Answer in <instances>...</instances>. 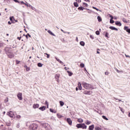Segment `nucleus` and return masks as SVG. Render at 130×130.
I'll return each mask as SVG.
<instances>
[{
    "label": "nucleus",
    "mask_w": 130,
    "mask_h": 130,
    "mask_svg": "<svg viewBox=\"0 0 130 130\" xmlns=\"http://www.w3.org/2000/svg\"><path fill=\"white\" fill-rule=\"evenodd\" d=\"M13 19H14V16L10 17V20L11 21L12 23H14V22H13Z\"/></svg>",
    "instance_id": "obj_41"
},
{
    "label": "nucleus",
    "mask_w": 130,
    "mask_h": 130,
    "mask_svg": "<svg viewBox=\"0 0 130 130\" xmlns=\"http://www.w3.org/2000/svg\"><path fill=\"white\" fill-rule=\"evenodd\" d=\"M119 108L120 110V111H121V112H122L123 113H124V111H123V109H122V108L119 107Z\"/></svg>",
    "instance_id": "obj_44"
},
{
    "label": "nucleus",
    "mask_w": 130,
    "mask_h": 130,
    "mask_svg": "<svg viewBox=\"0 0 130 130\" xmlns=\"http://www.w3.org/2000/svg\"><path fill=\"white\" fill-rule=\"evenodd\" d=\"M8 25H12V22L11 21H8Z\"/></svg>",
    "instance_id": "obj_56"
},
{
    "label": "nucleus",
    "mask_w": 130,
    "mask_h": 130,
    "mask_svg": "<svg viewBox=\"0 0 130 130\" xmlns=\"http://www.w3.org/2000/svg\"><path fill=\"white\" fill-rule=\"evenodd\" d=\"M8 115L10 116V117H14V112H13L12 111L8 112Z\"/></svg>",
    "instance_id": "obj_11"
},
{
    "label": "nucleus",
    "mask_w": 130,
    "mask_h": 130,
    "mask_svg": "<svg viewBox=\"0 0 130 130\" xmlns=\"http://www.w3.org/2000/svg\"><path fill=\"white\" fill-rule=\"evenodd\" d=\"M109 74V72H106L105 73V74L107 76H108Z\"/></svg>",
    "instance_id": "obj_57"
},
{
    "label": "nucleus",
    "mask_w": 130,
    "mask_h": 130,
    "mask_svg": "<svg viewBox=\"0 0 130 130\" xmlns=\"http://www.w3.org/2000/svg\"><path fill=\"white\" fill-rule=\"evenodd\" d=\"M66 121L69 125H72V124H73V121H72V119L70 118H67Z\"/></svg>",
    "instance_id": "obj_8"
},
{
    "label": "nucleus",
    "mask_w": 130,
    "mask_h": 130,
    "mask_svg": "<svg viewBox=\"0 0 130 130\" xmlns=\"http://www.w3.org/2000/svg\"><path fill=\"white\" fill-rule=\"evenodd\" d=\"M78 89L80 87H82V84L81 83V82H78Z\"/></svg>",
    "instance_id": "obj_38"
},
{
    "label": "nucleus",
    "mask_w": 130,
    "mask_h": 130,
    "mask_svg": "<svg viewBox=\"0 0 130 130\" xmlns=\"http://www.w3.org/2000/svg\"><path fill=\"white\" fill-rule=\"evenodd\" d=\"M21 37H17V39L18 40H21Z\"/></svg>",
    "instance_id": "obj_62"
},
{
    "label": "nucleus",
    "mask_w": 130,
    "mask_h": 130,
    "mask_svg": "<svg viewBox=\"0 0 130 130\" xmlns=\"http://www.w3.org/2000/svg\"><path fill=\"white\" fill-rule=\"evenodd\" d=\"M82 85L83 86L84 88L86 89V90H94V89L93 85L86 82H83Z\"/></svg>",
    "instance_id": "obj_1"
},
{
    "label": "nucleus",
    "mask_w": 130,
    "mask_h": 130,
    "mask_svg": "<svg viewBox=\"0 0 130 130\" xmlns=\"http://www.w3.org/2000/svg\"><path fill=\"white\" fill-rule=\"evenodd\" d=\"M17 98L19 99V100H20V101L23 100V94L21 92H19L17 94Z\"/></svg>",
    "instance_id": "obj_6"
},
{
    "label": "nucleus",
    "mask_w": 130,
    "mask_h": 130,
    "mask_svg": "<svg viewBox=\"0 0 130 130\" xmlns=\"http://www.w3.org/2000/svg\"><path fill=\"white\" fill-rule=\"evenodd\" d=\"M85 124H87V125H89V124H91V121L89 120H86L85 122Z\"/></svg>",
    "instance_id": "obj_29"
},
{
    "label": "nucleus",
    "mask_w": 130,
    "mask_h": 130,
    "mask_svg": "<svg viewBox=\"0 0 130 130\" xmlns=\"http://www.w3.org/2000/svg\"><path fill=\"white\" fill-rule=\"evenodd\" d=\"M77 121L80 123H82V122H84V120H83L82 118H78Z\"/></svg>",
    "instance_id": "obj_20"
},
{
    "label": "nucleus",
    "mask_w": 130,
    "mask_h": 130,
    "mask_svg": "<svg viewBox=\"0 0 130 130\" xmlns=\"http://www.w3.org/2000/svg\"><path fill=\"white\" fill-rule=\"evenodd\" d=\"M50 111L52 112V113H56V111H54L52 109H50Z\"/></svg>",
    "instance_id": "obj_30"
},
{
    "label": "nucleus",
    "mask_w": 130,
    "mask_h": 130,
    "mask_svg": "<svg viewBox=\"0 0 130 130\" xmlns=\"http://www.w3.org/2000/svg\"><path fill=\"white\" fill-rule=\"evenodd\" d=\"M67 73L69 77H72L73 76V73L70 71H67Z\"/></svg>",
    "instance_id": "obj_22"
},
{
    "label": "nucleus",
    "mask_w": 130,
    "mask_h": 130,
    "mask_svg": "<svg viewBox=\"0 0 130 130\" xmlns=\"http://www.w3.org/2000/svg\"><path fill=\"white\" fill-rule=\"evenodd\" d=\"M20 4L21 5H27V4L24 3V2L23 1L20 2Z\"/></svg>",
    "instance_id": "obj_48"
},
{
    "label": "nucleus",
    "mask_w": 130,
    "mask_h": 130,
    "mask_svg": "<svg viewBox=\"0 0 130 130\" xmlns=\"http://www.w3.org/2000/svg\"><path fill=\"white\" fill-rule=\"evenodd\" d=\"M57 116L58 118H61L62 117V116H61V115L59 114H57Z\"/></svg>",
    "instance_id": "obj_36"
},
{
    "label": "nucleus",
    "mask_w": 130,
    "mask_h": 130,
    "mask_svg": "<svg viewBox=\"0 0 130 130\" xmlns=\"http://www.w3.org/2000/svg\"><path fill=\"white\" fill-rule=\"evenodd\" d=\"M93 9H94V10H96V11H100V12H101V11H100V10H99L98 8H96V7H92Z\"/></svg>",
    "instance_id": "obj_45"
},
{
    "label": "nucleus",
    "mask_w": 130,
    "mask_h": 130,
    "mask_svg": "<svg viewBox=\"0 0 130 130\" xmlns=\"http://www.w3.org/2000/svg\"><path fill=\"white\" fill-rule=\"evenodd\" d=\"M102 117L104 119H105V120H108V119L107 118V117H106L105 116L103 115L102 116Z\"/></svg>",
    "instance_id": "obj_40"
},
{
    "label": "nucleus",
    "mask_w": 130,
    "mask_h": 130,
    "mask_svg": "<svg viewBox=\"0 0 130 130\" xmlns=\"http://www.w3.org/2000/svg\"><path fill=\"white\" fill-rule=\"evenodd\" d=\"M17 118H21V116L20 115H17L16 116Z\"/></svg>",
    "instance_id": "obj_60"
},
{
    "label": "nucleus",
    "mask_w": 130,
    "mask_h": 130,
    "mask_svg": "<svg viewBox=\"0 0 130 130\" xmlns=\"http://www.w3.org/2000/svg\"><path fill=\"white\" fill-rule=\"evenodd\" d=\"M116 71L117 72V73H120V71L119 70H118V69H116Z\"/></svg>",
    "instance_id": "obj_59"
},
{
    "label": "nucleus",
    "mask_w": 130,
    "mask_h": 130,
    "mask_svg": "<svg viewBox=\"0 0 130 130\" xmlns=\"http://www.w3.org/2000/svg\"><path fill=\"white\" fill-rule=\"evenodd\" d=\"M55 59H56L57 61L59 62L61 64H63V62H62L61 60H59V59L57 58V57H55Z\"/></svg>",
    "instance_id": "obj_18"
},
{
    "label": "nucleus",
    "mask_w": 130,
    "mask_h": 130,
    "mask_svg": "<svg viewBox=\"0 0 130 130\" xmlns=\"http://www.w3.org/2000/svg\"><path fill=\"white\" fill-rule=\"evenodd\" d=\"M45 105H47V108H48V105H49V104H48V102H47V101H45Z\"/></svg>",
    "instance_id": "obj_46"
},
{
    "label": "nucleus",
    "mask_w": 130,
    "mask_h": 130,
    "mask_svg": "<svg viewBox=\"0 0 130 130\" xmlns=\"http://www.w3.org/2000/svg\"><path fill=\"white\" fill-rule=\"evenodd\" d=\"M7 126H11V123L10 122L7 123Z\"/></svg>",
    "instance_id": "obj_51"
},
{
    "label": "nucleus",
    "mask_w": 130,
    "mask_h": 130,
    "mask_svg": "<svg viewBox=\"0 0 130 130\" xmlns=\"http://www.w3.org/2000/svg\"><path fill=\"white\" fill-rule=\"evenodd\" d=\"M108 35H109V34H108V32H106L105 36V37H107V38H109V37H108Z\"/></svg>",
    "instance_id": "obj_39"
},
{
    "label": "nucleus",
    "mask_w": 130,
    "mask_h": 130,
    "mask_svg": "<svg viewBox=\"0 0 130 130\" xmlns=\"http://www.w3.org/2000/svg\"><path fill=\"white\" fill-rule=\"evenodd\" d=\"M109 29L114 31H118V29L114 26H110Z\"/></svg>",
    "instance_id": "obj_13"
},
{
    "label": "nucleus",
    "mask_w": 130,
    "mask_h": 130,
    "mask_svg": "<svg viewBox=\"0 0 130 130\" xmlns=\"http://www.w3.org/2000/svg\"><path fill=\"white\" fill-rule=\"evenodd\" d=\"M23 36H25L26 39H28V37L31 38V35L30 34H27V35H26L25 34H24Z\"/></svg>",
    "instance_id": "obj_23"
},
{
    "label": "nucleus",
    "mask_w": 130,
    "mask_h": 130,
    "mask_svg": "<svg viewBox=\"0 0 130 130\" xmlns=\"http://www.w3.org/2000/svg\"><path fill=\"white\" fill-rule=\"evenodd\" d=\"M47 32L48 33H49V34H50V35H52V36H55V35H54V34H53V32H52L51 30H48Z\"/></svg>",
    "instance_id": "obj_19"
},
{
    "label": "nucleus",
    "mask_w": 130,
    "mask_h": 130,
    "mask_svg": "<svg viewBox=\"0 0 130 130\" xmlns=\"http://www.w3.org/2000/svg\"><path fill=\"white\" fill-rule=\"evenodd\" d=\"M97 50L98 51H96V53H98V54H100V52H99V50L100 51V49H98Z\"/></svg>",
    "instance_id": "obj_50"
},
{
    "label": "nucleus",
    "mask_w": 130,
    "mask_h": 130,
    "mask_svg": "<svg viewBox=\"0 0 130 130\" xmlns=\"http://www.w3.org/2000/svg\"><path fill=\"white\" fill-rule=\"evenodd\" d=\"M43 66V64L40 62L38 63V67H39V68H42Z\"/></svg>",
    "instance_id": "obj_28"
},
{
    "label": "nucleus",
    "mask_w": 130,
    "mask_h": 130,
    "mask_svg": "<svg viewBox=\"0 0 130 130\" xmlns=\"http://www.w3.org/2000/svg\"><path fill=\"white\" fill-rule=\"evenodd\" d=\"M77 128H82V129H86L87 128V125L85 123H79L76 125Z\"/></svg>",
    "instance_id": "obj_2"
},
{
    "label": "nucleus",
    "mask_w": 130,
    "mask_h": 130,
    "mask_svg": "<svg viewBox=\"0 0 130 130\" xmlns=\"http://www.w3.org/2000/svg\"><path fill=\"white\" fill-rule=\"evenodd\" d=\"M61 31L64 33V34H67V31H65L64 30H63L62 29H61Z\"/></svg>",
    "instance_id": "obj_49"
},
{
    "label": "nucleus",
    "mask_w": 130,
    "mask_h": 130,
    "mask_svg": "<svg viewBox=\"0 0 130 130\" xmlns=\"http://www.w3.org/2000/svg\"><path fill=\"white\" fill-rule=\"evenodd\" d=\"M80 67L81 68H84L85 67V64H84L83 63H81L80 64Z\"/></svg>",
    "instance_id": "obj_34"
},
{
    "label": "nucleus",
    "mask_w": 130,
    "mask_h": 130,
    "mask_svg": "<svg viewBox=\"0 0 130 130\" xmlns=\"http://www.w3.org/2000/svg\"><path fill=\"white\" fill-rule=\"evenodd\" d=\"M95 34H96V35H100V31H99V30H96L95 31Z\"/></svg>",
    "instance_id": "obj_42"
},
{
    "label": "nucleus",
    "mask_w": 130,
    "mask_h": 130,
    "mask_svg": "<svg viewBox=\"0 0 130 130\" xmlns=\"http://www.w3.org/2000/svg\"><path fill=\"white\" fill-rule=\"evenodd\" d=\"M101 128H100V127H95V130H101Z\"/></svg>",
    "instance_id": "obj_47"
},
{
    "label": "nucleus",
    "mask_w": 130,
    "mask_h": 130,
    "mask_svg": "<svg viewBox=\"0 0 130 130\" xmlns=\"http://www.w3.org/2000/svg\"><path fill=\"white\" fill-rule=\"evenodd\" d=\"M76 40L77 42H78V37H77L76 38Z\"/></svg>",
    "instance_id": "obj_64"
},
{
    "label": "nucleus",
    "mask_w": 130,
    "mask_h": 130,
    "mask_svg": "<svg viewBox=\"0 0 130 130\" xmlns=\"http://www.w3.org/2000/svg\"><path fill=\"white\" fill-rule=\"evenodd\" d=\"M84 9H85V8H84L83 6H81L78 7V10L79 11H84Z\"/></svg>",
    "instance_id": "obj_24"
},
{
    "label": "nucleus",
    "mask_w": 130,
    "mask_h": 130,
    "mask_svg": "<svg viewBox=\"0 0 130 130\" xmlns=\"http://www.w3.org/2000/svg\"><path fill=\"white\" fill-rule=\"evenodd\" d=\"M94 127H95V126L94 125V124H92L91 125H89V126L88 127V129L89 130H93Z\"/></svg>",
    "instance_id": "obj_16"
},
{
    "label": "nucleus",
    "mask_w": 130,
    "mask_h": 130,
    "mask_svg": "<svg viewBox=\"0 0 130 130\" xmlns=\"http://www.w3.org/2000/svg\"><path fill=\"white\" fill-rule=\"evenodd\" d=\"M83 6H84V7H86V8H88V7H89V5H88V4L86 3H83Z\"/></svg>",
    "instance_id": "obj_31"
},
{
    "label": "nucleus",
    "mask_w": 130,
    "mask_h": 130,
    "mask_svg": "<svg viewBox=\"0 0 130 130\" xmlns=\"http://www.w3.org/2000/svg\"><path fill=\"white\" fill-rule=\"evenodd\" d=\"M25 6H26L27 7H29V8H30V9H31V10H33V11H35V12H37V10L35 9V7H33V6L28 4L27 3H26V4H25Z\"/></svg>",
    "instance_id": "obj_7"
},
{
    "label": "nucleus",
    "mask_w": 130,
    "mask_h": 130,
    "mask_svg": "<svg viewBox=\"0 0 130 130\" xmlns=\"http://www.w3.org/2000/svg\"><path fill=\"white\" fill-rule=\"evenodd\" d=\"M14 2H15V3H20V2H19V1L18 0H14Z\"/></svg>",
    "instance_id": "obj_61"
},
{
    "label": "nucleus",
    "mask_w": 130,
    "mask_h": 130,
    "mask_svg": "<svg viewBox=\"0 0 130 130\" xmlns=\"http://www.w3.org/2000/svg\"><path fill=\"white\" fill-rule=\"evenodd\" d=\"M8 57H9V58H13V57H14V53H13V52H10L9 53H8L7 54Z\"/></svg>",
    "instance_id": "obj_9"
},
{
    "label": "nucleus",
    "mask_w": 130,
    "mask_h": 130,
    "mask_svg": "<svg viewBox=\"0 0 130 130\" xmlns=\"http://www.w3.org/2000/svg\"><path fill=\"white\" fill-rule=\"evenodd\" d=\"M125 55L126 57H129L130 58L129 55H126V54H125Z\"/></svg>",
    "instance_id": "obj_63"
},
{
    "label": "nucleus",
    "mask_w": 130,
    "mask_h": 130,
    "mask_svg": "<svg viewBox=\"0 0 130 130\" xmlns=\"http://www.w3.org/2000/svg\"><path fill=\"white\" fill-rule=\"evenodd\" d=\"M90 38H91V39H94V37H93V36H92V35H90Z\"/></svg>",
    "instance_id": "obj_55"
},
{
    "label": "nucleus",
    "mask_w": 130,
    "mask_h": 130,
    "mask_svg": "<svg viewBox=\"0 0 130 130\" xmlns=\"http://www.w3.org/2000/svg\"><path fill=\"white\" fill-rule=\"evenodd\" d=\"M59 77H60V75L59 74H56L55 76V79H56L58 83L59 82Z\"/></svg>",
    "instance_id": "obj_10"
},
{
    "label": "nucleus",
    "mask_w": 130,
    "mask_h": 130,
    "mask_svg": "<svg viewBox=\"0 0 130 130\" xmlns=\"http://www.w3.org/2000/svg\"><path fill=\"white\" fill-rule=\"evenodd\" d=\"M115 25H116V26H119V27H120V26H121L122 24L121 22H120V21H115Z\"/></svg>",
    "instance_id": "obj_17"
},
{
    "label": "nucleus",
    "mask_w": 130,
    "mask_h": 130,
    "mask_svg": "<svg viewBox=\"0 0 130 130\" xmlns=\"http://www.w3.org/2000/svg\"><path fill=\"white\" fill-rule=\"evenodd\" d=\"M73 5H74V7H75L76 8H78V7H79V4H78L77 2H74L73 3Z\"/></svg>",
    "instance_id": "obj_25"
},
{
    "label": "nucleus",
    "mask_w": 130,
    "mask_h": 130,
    "mask_svg": "<svg viewBox=\"0 0 130 130\" xmlns=\"http://www.w3.org/2000/svg\"><path fill=\"white\" fill-rule=\"evenodd\" d=\"M82 86H80L78 89H79V90H80V91H82L83 89H82Z\"/></svg>",
    "instance_id": "obj_54"
},
{
    "label": "nucleus",
    "mask_w": 130,
    "mask_h": 130,
    "mask_svg": "<svg viewBox=\"0 0 130 130\" xmlns=\"http://www.w3.org/2000/svg\"><path fill=\"white\" fill-rule=\"evenodd\" d=\"M59 104H60V106L61 107H62V106H63V105H64V103H63V102L60 101H59Z\"/></svg>",
    "instance_id": "obj_27"
},
{
    "label": "nucleus",
    "mask_w": 130,
    "mask_h": 130,
    "mask_svg": "<svg viewBox=\"0 0 130 130\" xmlns=\"http://www.w3.org/2000/svg\"><path fill=\"white\" fill-rule=\"evenodd\" d=\"M109 17H110V18H111V19H114L113 16H112V15H111L110 14H109Z\"/></svg>",
    "instance_id": "obj_53"
},
{
    "label": "nucleus",
    "mask_w": 130,
    "mask_h": 130,
    "mask_svg": "<svg viewBox=\"0 0 130 130\" xmlns=\"http://www.w3.org/2000/svg\"><path fill=\"white\" fill-rule=\"evenodd\" d=\"M122 21L124 23H127V21H126V19H125V18H122Z\"/></svg>",
    "instance_id": "obj_35"
},
{
    "label": "nucleus",
    "mask_w": 130,
    "mask_h": 130,
    "mask_svg": "<svg viewBox=\"0 0 130 130\" xmlns=\"http://www.w3.org/2000/svg\"><path fill=\"white\" fill-rule=\"evenodd\" d=\"M45 54L47 55V58H49V57L50 56V55L49 54H47V53H45Z\"/></svg>",
    "instance_id": "obj_43"
},
{
    "label": "nucleus",
    "mask_w": 130,
    "mask_h": 130,
    "mask_svg": "<svg viewBox=\"0 0 130 130\" xmlns=\"http://www.w3.org/2000/svg\"><path fill=\"white\" fill-rule=\"evenodd\" d=\"M76 2H78L79 4L82 2L81 0H76Z\"/></svg>",
    "instance_id": "obj_58"
},
{
    "label": "nucleus",
    "mask_w": 130,
    "mask_h": 130,
    "mask_svg": "<svg viewBox=\"0 0 130 130\" xmlns=\"http://www.w3.org/2000/svg\"><path fill=\"white\" fill-rule=\"evenodd\" d=\"M16 62L17 64H19V63H20V61L16 60Z\"/></svg>",
    "instance_id": "obj_52"
},
{
    "label": "nucleus",
    "mask_w": 130,
    "mask_h": 130,
    "mask_svg": "<svg viewBox=\"0 0 130 130\" xmlns=\"http://www.w3.org/2000/svg\"><path fill=\"white\" fill-rule=\"evenodd\" d=\"M39 109L40 110H41V111H44V110H45V109H46V107L43 106H42V107H40L39 108Z\"/></svg>",
    "instance_id": "obj_14"
},
{
    "label": "nucleus",
    "mask_w": 130,
    "mask_h": 130,
    "mask_svg": "<svg viewBox=\"0 0 130 130\" xmlns=\"http://www.w3.org/2000/svg\"><path fill=\"white\" fill-rule=\"evenodd\" d=\"M80 45H81V46H85V42L80 41Z\"/></svg>",
    "instance_id": "obj_26"
},
{
    "label": "nucleus",
    "mask_w": 130,
    "mask_h": 130,
    "mask_svg": "<svg viewBox=\"0 0 130 130\" xmlns=\"http://www.w3.org/2000/svg\"><path fill=\"white\" fill-rule=\"evenodd\" d=\"M26 72H29L30 71V67H27V66H25Z\"/></svg>",
    "instance_id": "obj_33"
},
{
    "label": "nucleus",
    "mask_w": 130,
    "mask_h": 130,
    "mask_svg": "<svg viewBox=\"0 0 130 130\" xmlns=\"http://www.w3.org/2000/svg\"><path fill=\"white\" fill-rule=\"evenodd\" d=\"M4 50L6 54H9V53L12 52V51L11 50V48H9L8 47H5Z\"/></svg>",
    "instance_id": "obj_5"
},
{
    "label": "nucleus",
    "mask_w": 130,
    "mask_h": 130,
    "mask_svg": "<svg viewBox=\"0 0 130 130\" xmlns=\"http://www.w3.org/2000/svg\"><path fill=\"white\" fill-rule=\"evenodd\" d=\"M124 30L130 34V28L128 26H124Z\"/></svg>",
    "instance_id": "obj_12"
},
{
    "label": "nucleus",
    "mask_w": 130,
    "mask_h": 130,
    "mask_svg": "<svg viewBox=\"0 0 130 130\" xmlns=\"http://www.w3.org/2000/svg\"><path fill=\"white\" fill-rule=\"evenodd\" d=\"M33 108H34V109H36V108H39V104H34L33 105Z\"/></svg>",
    "instance_id": "obj_15"
},
{
    "label": "nucleus",
    "mask_w": 130,
    "mask_h": 130,
    "mask_svg": "<svg viewBox=\"0 0 130 130\" xmlns=\"http://www.w3.org/2000/svg\"><path fill=\"white\" fill-rule=\"evenodd\" d=\"M81 92L83 94H85V95H92L93 94V91L91 90H87L85 89H82V90L81 91Z\"/></svg>",
    "instance_id": "obj_3"
},
{
    "label": "nucleus",
    "mask_w": 130,
    "mask_h": 130,
    "mask_svg": "<svg viewBox=\"0 0 130 130\" xmlns=\"http://www.w3.org/2000/svg\"><path fill=\"white\" fill-rule=\"evenodd\" d=\"M38 127V125H37V124H36V123H32L30 124L29 126L30 129H32V130L37 129Z\"/></svg>",
    "instance_id": "obj_4"
},
{
    "label": "nucleus",
    "mask_w": 130,
    "mask_h": 130,
    "mask_svg": "<svg viewBox=\"0 0 130 130\" xmlns=\"http://www.w3.org/2000/svg\"><path fill=\"white\" fill-rule=\"evenodd\" d=\"M7 102H9V98H6L5 100V103H7Z\"/></svg>",
    "instance_id": "obj_37"
},
{
    "label": "nucleus",
    "mask_w": 130,
    "mask_h": 130,
    "mask_svg": "<svg viewBox=\"0 0 130 130\" xmlns=\"http://www.w3.org/2000/svg\"><path fill=\"white\" fill-rule=\"evenodd\" d=\"M97 19H98V22H101L102 21V18H101V16H98Z\"/></svg>",
    "instance_id": "obj_21"
},
{
    "label": "nucleus",
    "mask_w": 130,
    "mask_h": 130,
    "mask_svg": "<svg viewBox=\"0 0 130 130\" xmlns=\"http://www.w3.org/2000/svg\"><path fill=\"white\" fill-rule=\"evenodd\" d=\"M110 24H113V23H114V20H113V19H110Z\"/></svg>",
    "instance_id": "obj_32"
}]
</instances>
